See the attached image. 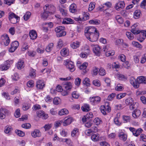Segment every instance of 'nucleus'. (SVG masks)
Here are the masks:
<instances>
[{"mask_svg": "<svg viewBox=\"0 0 146 146\" xmlns=\"http://www.w3.org/2000/svg\"><path fill=\"white\" fill-rule=\"evenodd\" d=\"M85 33L86 36H90L93 34L96 36H99V31L95 27L92 26L87 27L85 31Z\"/></svg>", "mask_w": 146, "mask_h": 146, "instance_id": "f257e3e1", "label": "nucleus"}, {"mask_svg": "<svg viewBox=\"0 0 146 146\" xmlns=\"http://www.w3.org/2000/svg\"><path fill=\"white\" fill-rule=\"evenodd\" d=\"M133 101V99L131 97H129L125 100L126 104L127 105H130V109L132 110L137 108L138 106V104L137 103H134Z\"/></svg>", "mask_w": 146, "mask_h": 146, "instance_id": "f03ea898", "label": "nucleus"}, {"mask_svg": "<svg viewBox=\"0 0 146 146\" xmlns=\"http://www.w3.org/2000/svg\"><path fill=\"white\" fill-rule=\"evenodd\" d=\"M9 20L13 24H15L18 22L20 20L19 17L12 12L9 14Z\"/></svg>", "mask_w": 146, "mask_h": 146, "instance_id": "7ed1b4c3", "label": "nucleus"}, {"mask_svg": "<svg viewBox=\"0 0 146 146\" xmlns=\"http://www.w3.org/2000/svg\"><path fill=\"white\" fill-rule=\"evenodd\" d=\"M64 64L66 66V68H68L70 72H73L75 69L74 63L71 61L68 60H64Z\"/></svg>", "mask_w": 146, "mask_h": 146, "instance_id": "20e7f679", "label": "nucleus"}, {"mask_svg": "<svg viewBox=\"0 0 146 146\" xmlns=\"http://www.w3.org/2000/svg\"><path fill=\"white\" fill-rule=\"evenodd\" d=\"M44 11H47L48 13L54 14L56 12V8L53 5H46L43 8Z\"/></svg>", "mask_w": 146, "mask_h": 146, "instance_id": "39448f33", "label": "nucleus"}, {"mask_svg": "<svg viewBox=\"0 0 146 146\" xmlns=\"http://www.w3.org/2000/svg\"><path fill=\"white\" fill-rule=\"evenodd\" d=\"M89 100L92 104L95 105L100 102L101 98L98 96H93L90 97Z\"/></svg>", "mask_w": 146, "mask_h": 146, "instance_id": "423d86ee", "label": "nucleus"}, {"mask_svg": "<svg viewBox=\"0 0 146 146\" xmlns=\"http://www.w3.org/2000/svg\"><path fill=\"white\" fill-rule=\"evenodd\" d=\"M64 29V27L63 26H59L55 28V31L57 33H60L59 36H64L66 34V32L63 31Z\"/></svg>", "mask_w": 146, "mask_h": 146, "instance_id": "0eeeda50", "label": "nucleus"}, {"mask_svg": "<svg viewBox=\"0 0 146 146\" xmlns=\"http://www.w3.org/2000/svg\"><path fill=\"white\" fill-rule=\"evenodd\" d=\"M139 24L136 23L133 24L131 27V32L135 35H137L139 34L140 30H138Z\"/></svg>", "mask_w": 146, "mask_h": 146, "instance_id": "6e6552de", "label": "nucleus"}, {"mask_svg": "<svg viewBox=\"0 0 146 146\" xmlns=\"http://www.w3.org/2000/svg\"><path fill=\"white\" fill-rule=\"evenodd\" d=\"M10 114L9 111L7 109L3 108H1L0 110V118L3 119H4L6 115Z\"/></svg>", "mask_w": 146, "mask_h": 146, "instance_id": "1a4fd4ad", "label": "nucleus"}, {"mask_svg": "<svg viewBox=\"0 0 146 146\" xmlns=\"http://www.w3.org/2000/svg\"><path fill=\"white\" fill-rule=\"evenodd\" d=\"M19 45V42L17 41L13 42L11 44V47L9 49V51L11 52H13L17 48Z\"/></svg>", "mask_w": 146, "mask_h": 146, "instance_id": "9d476101", "label": "nucleus"}, {"mask_svg": "<svg viewBox=\"0 0 146 146\" xmlns=\"http://www.w3.org/2000/svg\"><path fill=\"white\" fill-rule=\"evenodd\" d=\"M91 46L93 49V51L95 54L97 56H99L100 55V47L98 45L92 44Z\"/></svg>", "mask_w": 146, "mask_h": 146, "instance_id": "9b49d317", "label": "nucleus"}, {"mask_svg": "<svg viewBox=\"0 0 146 146\" xmlns=\"http://www.w3.org/2000/svg\"><path fill=\"white\" fill-rule=\"evenodd\" d=\"M129 130L131 131L133 134L135 136H137L142 131V130L141 128H139L137 130H136L133 127H130Z\"/></svg>", "mask_w": 146, "mask_h": 146, "instance_id": "f8f14e48", "label": "nucleus"}, {"mask_svg": "<svg viewBox=\"0 0 146 146\" xmlns=\"http://www.w3.org/2000/svg\"><path fill=\"white\" fill-rule=\"evenodd\" d=\"M36 86L38 89H42L45 86V84L42 80H38L36 82Z\"/></svg>", "mask_w": 146, "mask_h": 146, "instance_id": "ddd939ff", "label": "nucleus"}, {"mask_svg": "<svg viewBox=\"0 0 146 146\" xmlns=\"http://www.w3.org/2000/svg\"><path fill=\"white\" fill-rule=\"evenodd\" d=\"M130 82L134 88H137L139 87V85L137 82V79H136L134 77H132L130 78Z\"/></svg>", "mask_w": 146, "mask_h": 146, "instance_id": "4468645a", "label": "nucleus"}, {"mask_svg": "<svg viewBox=\"0 0 146 146\" xmlns=\"http://www.w3.org/2000/svg\"><path fill=\"white\" fill-rule=\"evenodd\" d=\"M31 135L34 138L39 137H40L41 135V133L38 129H35L34 131H31Z\"/></svg>", "mask_w": 146, "mask_h": 146, "instance_id": "2eb2a0df", "label": "nucleus"}, {"mask_svg": "<svg viewBox=\"0 0 146 146\" xmlns=\"http://www.w3.org/2000/svg\"><path fill=\"white\" fill-rule=\"evenodd\" d=\"M125 6V4L124 2H119L116 3L115 6V8L117 11H119L121 9H123Z\"/></svg>", "mask_w": 146, "mask_h": 146, "instance_id": "dca6fc26", "label": "nucleus"}, {"mask_svg": "<svg viewBox=\"0 0 146 146\" xmlns=\"http://www.w3.org/2000/svg\"><path fill=\"white\" fill-rule=\"evenodd\" d=\"M137 80L138 84H146V77L143 76H139L137 78Z\"/></svg>", "mask_w": 146, "mask_h": 146, "instance_id": "f3484780", "label": "nucleus"}, {"mask_svg": "<svg viewBox=\"0 0 146 146\" xmlns=\"http://www.w3.org/2000/svg\"><path fill=\"white\" fill-rule=\"evenodd\" d=\"M37 115L39 117H42L43 119H46L48 117L47 114L45 113L44 111L42 110L38 111L37 113Z\"/></svg>", "mask_w": 146, "mask_h": 146, "instance_id": "a211bd4d", "label": "nucleus"}, {"mask_svg": "<svg viewBox=\"0 0 146 146\" xmlns=\"http://www.w3.org/2000/svg\"><path fill=\"white\" fill-rule=\"evenodd\" d=\"M73 120V118L71 117L65 118V120L63 121V125L65 126L68 125L71 123Z\"/></svg>", "mask_w": 146, "mask_h": 146, "instance_id": "6ab92c4d", "label": "nucleus"}, {"mask_svg": "<svg viewBox=\"0 0 146 146\" xmlns=\"http://www.w3.org/2000/svg\"><path fill=\"white\" fill-rule=\"evenodd\" d=\"M141 114V112L139 110H135L133 111L132 113V117L134 118H138Z\"/></svg>", "mask_w": 146, "mask_h": 146, "instance_id": "aec40b11", "label": "nucleus"}, {"mask_svg": "<svg viewBox=\"0 0 146 146\" xmlns=\"http://www.w3.org/2000/svg\"><path fill=\"white\" fill-rule=\"evenodd\" d=\"M1 42L5 46H8L10 42V40L9 37H3Z\"/></svg>", "mask_w": 146, "mask_h": 146, "instance_id": "412c9836", "label": "nucleus"}, {"mask_svg": "<svg viewBox=\"0 0 146 146\" xmlns=\"http://www.w3.org/2000/svg\"><path fill=\"white\" fill-rule=\"evenodd\" d=\"M80 45V42L76 41L72 42L70 44L71 47L73 49H75L79 47Z\"/></svg>", "mask_w": 146, "mask_h": 146, "instance_id": "4be33fe9", "label": "nucleus"}, {"mask_svg": "<svg viewBox=\"0 0 146 146\" xmlns=\"http://www.w3.org/2000/svg\"><path fill=\"white\" fill-rule=\"evenodd\" d=\"M61 55L63 56H66L69 54V50L68 48H63L60 52Z\"/></svg>", "mask_w": 146, "mask_h": 146, "instance_id": "5701e85b", "label": "nucleus"}, {"mask_svg": "<svg viewBox=\"0 0 146 146\" xmlns=\"http://www.w3.org/2000/svg\"><path fill=\"white\" fill-rule=\"evenodd\" d=\"M17 68L19 70L23 68L25 66L24 61L19 60L17 64Z\"/></svg>", "mask_w": 146, "mask_h": 146, "instance_id": "b1692460", "label": "nucleus"}, {"mask_svg": "<svg viewBox=\"0 0 146 146\" xmlns=\"http://www.w3.org/2000/svg\"><path fill=\"white\" fill-rule=\"evenodd\" d=\"M118 136L120 139L124 141L126 140L127 138V135L123 132H121L119 133Z\"/></svg>", "mask_w": 146, "mask_h": 146, "instance_id": "393cba45", "label": "nucleus"}, {"mask_svg": "<svg viewBox=\"0 0 146 146\" xmlns=\"http://www.w3.org/2000/svg\"><path fill=\"white\" fill-rule=\"evenodd\" d=\"M74 21L70 18H66L64 19L62 22V23L64 24H72L74 23Z\"/></svg>", "mask_w": 146, "mask_h": 146, "instance_id": "a878e982", "label": "nucleus"}, {"mask_svg": "<svg viewBox=\"0 0 146 146\" xmlns=\"http://www.w3.org/2000/svg\"><path fill=\"white\" fill-rule=\"evenodd\" d=\"M69 113L68 111L66 109L64 108L60 110L58 112V114L60 115H67Z\"/></svg>", "mask_w": 146, "mask_h": 146, "instance_id": "bb28decb", "label": "nucleus"}, {"mask_svg": "<svg viewBox=\"0 0 146 146\" xmlns=\"http://www.w3.org/2000/svg\"><path fill=\"white\" fill-rule=\"evenodd\" d=\"M9 67V64H7L5 63L3 64H1L0 66V70L1 71L5 70L8 69Z\"/></svg>", "mask_w": 146, "mask_h": 146, "instance_id": "cd10ccee", "label": "nucleus"}, {"mask_svg": "<svg viewBox=\"0 0 146 146\" xmlns=\"http://www.w3.org/2000/svg\"><path fill=\"white\" fill-rule=\"evenodd\" d=\"M120 115V113H118L117 114V117L114 119V121L115 124L118 125H120L121 124V123L119 121V119Z\"/></svg>", "mask_w": 146, "mask_h": 146, "instance_id": "c85d7f7f", "label": "nucleus"}, {"mask_svg": "<svg viewBox=\"0 0 146 146\" xmlns=\"http://www.w3.org/2000/svg\"><path fill=\"white\" fill-rule=\"evenodd\" d=\"M70 11L72 13H74L77 11L76 6L74 3L72 4L70 7Z\"/></svg>", "mask_w": 146, "mask_h": 146, "instance_id": "c756f323", "label": "nucleus"}, {"mask_svg": "<svg viewBox=\"0 0 146 146\" xmlns=\"http://www.w3.org/2000/svg\"><path fill=\"white\" fill-rule=\"evenodd\" d=\"M88 65V63L87 62H84L79 67V69L81 70H85L84 72H86V70H85L87 68Z\"/></svg>", "mask_w": 146, "mask_h": 146, "instance_id": "7c9ffc66", "label": "nucleus"}, {"mask_svg": "<svg viewBox=\"0 0 146 146\" xmlns=\"http://www.w3.org/2000/svg\"><path fill=\"white\" fill-rule=\"evenodd\" d=\"M81 109L84 111H88L90 110V108L89 104H84L82 107Z\"/></svg>", "mask_w": 146, "mask_h": 146, "instance_id": "2f4dec72", "label": "nucleus"}, {"mask_svg": "<svg viewBox=\"0 0 146 146\" xmlns=\"http://www.w3.org/2000/svg\"><path fill=\"white\" fill-rule=\"evenodd\" d=\"M64 87L66 90H70L72 87V84L70 82H67L65 84Z\"/></svg>", "mask_w": 146, "mask_h": 146, "instance_id": "473e14b6", "label": "nucleus"}, {"mask_svg": "<svg viewBox=\"0 0 146 146\" xmlns=\"http://www.w3.org/2000/svg\"><path fill=\"white\" fill-rule=\"evenodd\" d=\"M141 15V11L139 10H136L134 13L133 17L135 19H138Z\"/></svg>", "mask_w": 146, "mask_h": 146, "instance_id": "72a5a7b5", "label": "nucleus"}, {"mask_svg": "<svg viewBox=\"0 0 146 146\" xmlns=\"http://www.w3.org/2000/svg\"><path fill=\"white\" fill-rule=\"evenodd\" d=\"M115 18L116 21L119 24H122L124 22L123 18L120 15H117L115 17Z\"/></svg>", "mask_w": 146, "mask_h": 146, "instance_id": "f704fd0d", "label": "nucleus"}, {"mask_svg": "<svg viewBox=\"0 0 146 146\" xmlns=\"http://www.w3.org/2000/svg\"><path fill=\"white\" fill-rule=\"evenodd\" d=\"M58 9L62 16H66L67 15V13L66 10L61 8L60 6H58Z\"/></svg>", "mask_w": 146, "mask_h": 146, "instance_id": "c9c22d12", "label": "nucleus"}, {"mask_svg": "<svg viewBox=\"0 0 146 146\" xmlns=\"http://www.w3.org/2000/svg\"><path fill=\"white\" fill-rule=\"evenodd\" d=\"M89 15L88 13L86 12H84L83 13V17L82 19V21H86L89 19Z\"/></svg>", "mask_w": 146, "mask_h": 146, "instance_id": "e433bc0d", "label": "nucleus"}, {"mask_svg": "<svg viewBox=\"0 0 146 146\" xmlns=\"http://www.w3.org/2000/svg\"><path fill=\"white\" fill-rule=\"evenodd\" d=\"M99 135L98 134H96L92 135L91 137L92 140L94 141H98L99 140Z\"/></svg>", "mask_w": 146, "mask_h": 146, "instance_id": "4c0bfd02", "label": "nucleus"}, {"mask_svg": "<svg viewBox=\"0 0 146 146\" xmlns=\"http://www.w3.org/2000/svg\"><path fill=\"white\" fill-rule=\"evenodd\" d=\"M132 44L133 46L138 48L140 49H141L142 48V46L137 42L133 41Z\"/></svg>", "mask_w": 146, "mask_h": 146, "instance_id": "58836bf2", "label": "nucleus"}, {"mask_svg": "<svg viewBox=\"0 0 146 146\" xmlns=\"http://www.w3.org/2000/svg\"><path fill=\"white\" fill-rule=\"evenodd\" d=\"M36 70L31 69L30 70L29 73V76L33 78L36 77Z\"/></svg>", "mask_w": 146, "mask_h": 146, "instance_id": "ea45409f", "label": "nucleus"}, {"mask_svg": "<svg viewBox=\"0 0 146 146\" xmlns=\"http://www.w3.org/2000/svg\"><path fill=\"white\" fill-rule=\"evenodd\" d=\"M117 76L118 79L121 80H125L127 79V77L124 75L121 74H117Z\"/></svg>", "mask_w": 146, "mask_h": 146, "instance_id": "a19ab883", "label": "nucleus"}, {"mask_svg": "<svg viewBox=\"0 0 146 146\" xmlns=\"http://www.w3.org/2000/svg\"><path fill=\"white\" fill-rule=\"evenodd\" d=\"M94 123L97 125H100L102 123L101 119L98 117H96L94 120Z\"/></svg>", "mask_w": 146, "mask_h": 146, "instance_id": "79ce46f5", "label": "nucleus"}, {"mask_svg": "<svg viewBox=\"0 0 146 146\" xmlns=\"http://www.w3.org/2000/svg\"><path fill=\"white\" fill-rule=\"evenodd\" d=\"M52 123H47L43 127L45 131H47L50 129L52 127Z\"/></svg>", "mask_w": 146, "mask_h": 146, "instance_id": "37998d69", "label": "nucleus"}, {"mask_svg": "<svg viewBox=\"0 0 146 146\" xmlns=\"http://www.w3.org/2000/svg\"><path fill=\"white\" fill-rule=\"evenodd\" d=\"M72 97L75 99H78L80 96L79 94L76 91L73 92L72 93Z\"/></svg>", "mask_w": 146, "mask_h": 146, "instance_id": "c03bdc74", "label": "nucleus"}, {"mask_svg": "<svg viewBox=\"0 0 146 146\" xmlns=\"http://www.w3.org/2000/svg\"><path fill=\"white\" fill-rule=\"evenodd\" d=\"M53 46V43H50L46 47L45 50L47 52H50L52 50Z\"/></svg>", "mask_w": 146, "mask_h": 146, "instance_id": "a18cd8bd", "label": "nucleus"}, {"mask_svg": "<svg viewBox=\"0 0 146 146\" xmlns=\"http://www.w3.org/2000/svg\"><path fill=\"white\" fill-rule=\"evenodd\" d=\"M95 3L94 2H91L89 5V7L88 8V10L90 11L93 10L95 8Z\"/></svg>", "mask_w": 146, "mask_h": 146, "instance_id": "49530a36", "label": "nucleus"}, {"mask_svg": "<svg viewBox=\"0 0 146 146\" xmlns=\"http://www.w3.org/2000/svg\"><path fill=\"white\" fill-rule=\"evenodd\" d=\"M31 13L29 12H27L23 16V18L25 21H27L30 17Z\"/></svg>", "mask_w": 146, "mask_h": 146, "instance_id": "de8ad7c7", "label": "nucleus"}, {"mask_svg": "<svg viewBox=\"0 0 146 146\" xmlns=\"http://www.w3.org/2000/svg\"><path fill=\"white\" fill-rule=\"evenodd\" d=\"M83 83L87 86H89L90 85V80L88 78H86L84 79Z\"/></svg>", "mask_w": 146, "mask_h": 146, "instance_id": "09e8293b", "label": "nucleus"}, {"mask_svg": "<svg viewBox=\"0 0 146 146\" xmlns=\"http://www.w3.org/2000/svg\"><path fill=\"white\" fill-rule=\"evenodd\" d=\"M48 12L47 11H44V12L41 14V17L44 20H45L48 17Z\"/></svg>", "mask_w": 146, "mask_h": 146, "instance_id": "8fccbe9b", "label": "nucleus"}, {"mask_svg": "<svg viewBox=\"0 0 146 146\" xmlns=\"http://www.w3.org/2000/svg\"><path fill=\"white\" fill-rule=\"evenodd\" d=\"M126 94H127L126 93H120L117 94L116 97L117 99H120L125 97L126 96Z\"/></svg>", "mask_w": 146, "mask_h": 146, "instance_id": "3c124183", "label": "nucleus"}, {"mask_svg": "<svg viewBox=\"0 0 146 146\" xmlns=\"http://www.w3.org/2000/svg\"><path fill=\"white\" fill-rule=\"evenodd\" d=\"M15 132L19 136L23 137L25 135V133L21 130H16Z\"/></svg>", "mask_w": 146, "mask_h": 146, "instance_id": "603ef678", "label": "nucleus"}, {"mask_svg": "<svg viewBox=\"0 0 146 146\" xmlns=\"http://www.w3.org/2000/svg\"><path fill=\"white\" fill-rule=\"evenodd\" d=\"M115 90L117 91H121L123 89V85L121 84H118L115 88Z\"/></svg>", "mask_w": 146, "mask_h": 146, "instance_id": "864d4df0", "label": "nucleus"}, {"mask_svg": "<svg viewBox=\"0 0 146 146\" xmlns=\"http://www.w3.org/2000/svg\"><path fill=\"white\" fill-rule=\"evenodd\" d=\"M93 84L94 86L98 87L100 86L101 85L100 81L97 79L94 80L93 81Z\"/></svg>", "mask_w": 146, "mask_h": 146, "instance_id": "5fc2aeb1", "label": "nucleus"}, {"mask_svg": "<svg viewBox=\"0 0 146 146\" xmlns=\"http://www.w3.org/2000/svg\"><path fill=\"white\" fill-rule=\"evenodd\" d=\"M12 130V129L11 126H7L5 128L4 132L6 133H8Z\"/></svg>", "mask_w": 146, "mask_h": 146, "instance_id": "6e6d98bb", "label": "nucleus"}, {"mask_svg": "<svg viewBox=\"0 0 146 146\" xmlns=\"http://www.w3.org/2000/svg\"><path fill=\"white\" fill-rule=\"evenodd\" d=\"M78 132V129L77 128H74L71 132V135L72 137H75Z\"/></svg>", "mask_w": 146, "mask_h": 146, "instance_id": "4d7b16f0", "label": "nucleus"}, {"mask_svg": "<svg viewBox=\"0 0 146 146\" xmlns=\"http://www.w3.org/2000/svg\"><path fill=\"white\" fill-rule=\"evenodd\" d=\"M29 35L30 36H37L36 31L34 30H32L30 31Z\"/></svg>", "mask_w": 146, "mask_h": 146, "instance_id": "13d9d810", "label": "nucleus"}, {"mask_svg": "<svg viewBox=\"0 0 146 146\" xmlns=\"http://www.w3.org/2000/svg\"><path fill=\"white\" fill-rule=\"evenodd\" d=\"M29 46L27 43H24L21 48V50L22 51H25L29 48Z\"/></svg>", "mask_w": 146, "mask_h": 146, "instance_id": "bf43d9fd", "label": "nucleus"}, {"mask_svg": "<svg viewBox=\"0 0 146 146\" xmlns=\"http://www.w3.org/2000/svg\"><path fill=\"white\" fill-rule=\"evenodd\" d=\"M100 110L103 114L106 115V110L105 106L102 105L100 108Z\"/></svg>", "mask_w": 146, "mask_h": 146, "instance_id": "052dcab7", "label": "nucleus"}, {"mask_svg": "<svg viewBox=\"0 0 146 146\" xmlns=\"http://www.w3.org/2000/svg\"><path fill=\"white\" fill-rule=\"evenodd\" d=\"M111 11L110 9H106L104 10V12L105 15L108 17L110 16L111 15Z\"/></svg>", "mask_w": 146, "mask_h": 146, "instance_id": "680f3d73", "label": "nucleus"}, {"mask_svg": "<svg viewBox=\"0 0 146 146\" xmlns=\"http://www.w3.org/2000/svg\"><path fill=\"white\" fill-rule=\"evenodd\" d=\"M99 74L100 75L103 76L106 74V70L102 68H101L99 70Z\"/></svg>", "mask_w": 146, "mask_h": 146, "instance_id": "e2e57ef3", "label": "nucleus"}, {"mask_svg": "<svg viewBox=\"0 0 146 146\" xmlns=\"http://www.w3.org/2000/svg\"><path fill=\"white\" fill-rule=\"evenodd\" d=\"M60 135L63 137L67 136L68 134L67 131L64 129H62L60 132Z\"/></svg>", "mask_w": 146, "mask_h": 146, "instance_id": "0e129e2a", "label": "nucleus"}, {"mask_svg": "<svg viewBox=\"0 0 146 146\" xmlns=\"http://www.w3.org/2000/svg\"><path fill=\"white\" fill-rule=\"evenodd\" d=\"M34 81L32 80L28 81L27 83V86L29 87H33L34 86Z\"/></svg>", "mask_w": 146, "mask_h": 146, "instance_id": "69168bd1", "label": "nucleus"}, {"mask_svg": "<svg viewBox=\"0 0 146 146\" xmlns=\"http://www.w3.org/2000/svg\"><path fill=\"white\" fill-rule=\"evenodd\" d=\"M146 61V53L144 54L142 56L141 58V63H144Z\"/></svg>", "mask_w": 146, "mask_h": 146, "instance_id": "338daca9", "label": "nucleus"}, {"mask_svg": "<svg viewBox=\"0 0 146 146\" xmlns=\"http://www.w3.org/2000/svg\"><path fill=\"white\" fill-rule=\"evenodd\" d=\"M141 8L146 9V0H143L140 5Z\"/></svg>", "mask_w": 146, "mask_h": 146, "instance_id": "774afa93", "label": "nucleus"}]
</instances>
